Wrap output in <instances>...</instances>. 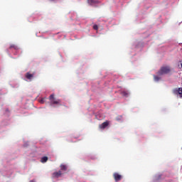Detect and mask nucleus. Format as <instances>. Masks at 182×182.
<instances>
[{
    "instance_id": "nucleus-8",
    "label": "nucleus",
    "mask_w": 182,
    "mask_h": 182,
    "mask_svg": "<svg viewBox=\"0 0 182 182\" xmlns=\"http://www.w3.org/2000/svg\"><path fill=\"white\" fill-rule=\"evenodd\" d=\"M178 93H179V88H175L173 90V95H178Z\"/></svg>"
},
{
    "instance_id": "nucleus-15",
    "label": "nucleus",
    "mask_w": 182,
    "mask_h": 182,
    "mask_svg": "<svg viewBox=\"0 0 182 182\" xmlns=\"http://www.w3.org/2000/svg\"><path fill=\"white\" fill-rule=\"evenodd\" d=\"M178 95H180V97L182 96V87H179Z\"/></svg>"
},
{
    "instance_id": "nucleus-9",
    "label": "nucleus",
    "mask_w": 182,
    "mask_h": 182,
    "mask_svg": "<svg viewBox=\"0 0 182 182\" xmlns=\"http://www.w3.org/2000/svg\"><path fill=\"white\" fill-rule=\"evenodd\" d=\"M122 96H124L125 97H127L129 96V92L127 91H122Z\"/></svg>"
},
{
    "instance_id": "nucleus-17",
    "label": "nucleus",
    "mask_w": 182,
    "mask_h": 182,
    "mask_svg": "<svg viewBox=\"0 0 182 182\" xmlns=\"http://www.w3.org/2000/svg\"><path fill=\"white\" fill-rule=\"evenodd\" d=\"M29 182H35V181H30Z\"/></svg>"
},
{
    "instance_id": "nucleus-4",
    "label": "nucleus",
    "mask_w": 182,
    "mask_h": 182,
    "mask_svg": "<svg viewBox=\"0 0 182 182\" xmlns=\"http://www.w3.org/2000/svg\"><path fill=\"white\" fill-rule=\"evenodd\" d=\"M107 126H109V122L108 121L105 122L102 124H100L99 127H100V129H106L107 127Z\"/></svg>"
},
{
    "instance_id": "nucleus-10",
    "label": "nucleus",
    "mask_w": 182,
    "mask_h": 182,
    "mask_svg": "<svg viewBox=\"0 0 182 182\" xmlns=\"http://www.w3.org/2000/svg\"><path fill=\"white\" fill-rule=\"evenodd\" d=\"M60 168L64 171H66V170H68V167L66 166V165H63V164L60 165Z\"/></svg>"
},
{
    "instance_id": "nucleus-14",
    "label": "nucleus",
    "mask_w": 182,
    "mask_h": 182,
    "mask_svg": "<svg viewBox=\"0 0 182 182\" xmlns=\"http://www.w3.org/2000/svg\"><path fill=\"white\" fill-rule=\"evenodd\" d=\"M93 29H95V31H97V29H99V26H97V25H94L93 26Z\"/></svg>"
},
{
    "instance_id": "nucleus-19",
    "label": "nucleus",
    "mask_w": 182,
    "mask_h": 182,
    "mask_svg": "<svg viewBox=\"0 0 182 182\" xmlns=\"http://www.w3.org/2000/svg\"><path fill=\"white\" fill-rule=\"evenodd\" d=\"M181 97L182 98V95H181Z\"/></svg>"
},
{
    "instance_id": "nucleus-18",
    "label": "nucleus",
    "mask_w": 182,
    "mask_h": 182,
    "mask_svg": "<svg viewBox=\"0 0 182 182\" xmlns=\"http://www.w3.org/2000/svg\"><path fill=\"white\" fill-rule=\"evenodd\" d=\"M181 68H182V62L181 63Z\"/></svg>"
},
{
    "instance_id": "nucleus-1",
    "label": "nucleus",
    "mask_w": 182,
    "mask_h": 182,
    "mask_svg": "<svg viewBox=\"0 0 182 182\" xmlns=\"http://www.w3.org/2000/svg\"><path fill=\"white\" fill-rule=\"evenodd\" d=\"M171 68L168 66H163L161 68L160 70L158 72V75L161 76L163 75H167V73H170Z\"/></svg>"
},
{
    "instance_id": "nucleus-3",
    "label": "nucleus",
    "mask_w": 182,
    "mask_h": 182,
    "mask_svg": "<svg viewBox=\"0 0 182 182\" xmlns=\"http://www.w3.org/2000/svg\"><path fill=\"white\" fill-rule=\"evenodd\" d=\"M113 177L115 182L120 181H122V178H123V176L120 175L119 173L117 172L113 173Z\"/></svg>"
},
{
    "instance_id": "nucleus-20",
    "label": "nucleus",
    "mask_w": 182,
    "mask_h": 182,
    "mask_svg": "<svg viewBox=\"0 0 182 182\" xmlns=\"http://www.w3.org/2000/svg\"><path fill=\"white\" fill-rule=\"evenodd\" d=\"M51 1H54V0H51Z\"/></svg>"
},
{
    "instance_id": "nucleus-16",
    "label": "nucleus",
    "mask_w": 182,
    "mask_h": 182,
    "mask_svg": "<svg viewBox=\"0 0 182 182\" xmlns=\"http://www.w3.org/2000/svg\"><path fill=\"white\" fill-rule=\"evenodd\" d=\"M40 103H41V104L45 103V100H44V98H43V99H41V100H40Z\"/></svg>"
},
{
    "instance_id": "nucleus-5",
    "label": "nucleus",
    "mask_w": 182,
    "mask_h": 182,
    "mask_svg": "<svg viewBox=\"0 0 182 182\" xmlns=\"http://www.w3.org/2000/svg\"><path fill=\"white\" fill-rule=\"evenodd\" d=\"M62 176V171H59L58 172H54L53 173V178H58V177H60Z\"/></svg>"
},
{
    "instance_id": "nucleus-2",
    "label": "nucleus",
    "mask_w": 182,
    "mask_h": 182,
    "mask_svg": "<svg viewBox=\"0 0 182 182\" xmlns=\"http://www.w3.org/2000/svg\"><path fill=\"white\" fill-rule=\"evenodd\" d=\"M49 100H50V106H53V105H58L60 106V100H55V95H51L49 97Z\"/></svg>"
},
{
    "instance_id": "nucleus-13",
    "label": "nucleus",
    "mask_w": 182,
    "mask_h": 182,
    "mask_svg": "<svg viewBox=\"0 0 182 182\" xmlns=\"http://www.w3.org/2000/svg\"><path fill=\"white\" fill-rule=\"evenodd\" d=\"M154 79L155 82H159L160 77L159 76L154 75Z\"/></svg>"
},
{
    "instance_id": "nucleus-6",
    "label": "nucleus",
    "mask_w": 182,
    "mask_h": 182,
    "mask_svg": "<svg viewBox=\"0 0 182 182\" xmlns=\"http://www.w3.org/2000/svg\"><path fill=\"white\" fill-rule=\"evenodd\" d=\"M25 76H26V78L28 79V80H32V79H33L34 74H31V73H27Z\"/></svg>"
},
{
    "instance_id": "nucleus-7",
    "label": "nucleus",
    "mask_w": 182,
    "mask_h": 182,
    "mask_svg": "<svg viewBox=\"0 0 182 182\" xmlns=\"http://www.w3.org/2000/svg\"><path fill=\"white\" fill-rule=\"evenodd\" d=\"M87 2L90 5H96V4H98V1L96 0H87Z\"/></svg>"
},
{
    "instance_id": "nucleus-12",
    "label": "nucleus",
    "mask_w": 182,
    "mask_h": 182,
    "mask_svg": "<svg viewBox=\"0 0 182 182\" xmlns=\"http://www.w3.org/2000/svg\"><path fill=\"white\" fill-rule=\"evenodd\" d=\"M18 49V46H16L15 44H12L11 46H10V49Z\"/></svg>"
},
{
    "instance_id": "nucleus-11",
    "label": "nucleus",
    "mask_w": 182,
    "mask_h": 182,
    "mask_svg": "<svg viewBox=\"0 0 182 182\" xmlns=\"http://www.w3.org/2000/svg\"><path fill=\"white\" fill-rule=\"evenodd\" d=\"M48 161V156H43L41 158V163H46Z\"/></svg>"
}]
</instances>
